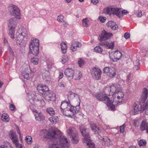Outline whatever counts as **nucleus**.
<instances>
[{"mask_svg":"<svg viewBox=\"0 0 148 148\" xmlns=\"http://www.w3.org/2000/svg\"><path fill=\"white\" fill-rule=\"evenodd\" d=\"M0 148H13L12 147V145L8 142L6 143L5 145H1Z\"/></svg>","mask_w":148,"mask_h":148,"instance_id":"34","label":"nucleus"},{"mask_svg":"<svg viewBox=\"0 0 148 148\" xmlns=\"http://www.w3.org/2000/svg\"><path fill=\"white\" fill-rule=\"evenodd\" d=\"M135 14L138 17H141L142 16V13L141 10H136L135 12Z\"/></svg>","mask_w":148,"mask_h":148,"instance_id":"45","label":"nucleus"},{"mask_svg":"<svg viewBox=\"0 0 148 148\" xmlns=\"http://www.w3.org/2000/svg\"><path fill=\"white\" fill-rule=\"evenodd\" d=\"M85 61L82 59L80 58L79 59V60L78 61V64L80 67H81L82 66H83L85 64Z\"/></svg>","mask_w":148,"mask_h":148,"instance_id":"40","label":"nucleus"},{"mask_svg":"<svg viewBox=\"0 0 148 148\" xmlns=\"http://www.w3.org/2000/svg\"><path fill=\"white\" fill-rule=\"evenodd\" d=\"M16 130L17 131V133L19 134L20 137H21V132H20L19 129L18 127H16Z\"/></svg>","mask_w":148,"mask_h":148,"instance_id":"60","label":"nucleus"},{"mask_svg":"<svg viewBox=\"0 0 148 148\" xmlns=\"http://www.w3.org/2000/svg\"><path fill=\"white\" fill-rule=\"evenodd\" d=\"M36 101H38V102H40V103H41L42 104H43V105H44L45 104V101H44L42 99V100H39V99H37L36 100H35V101L34 102H35Z\"/></svg>","mask_w":148,"mask_h":148,"instance_id":"57","label":"nucleus"},{"mask_svg":"<svg viewBox=\"0 0 148 148\" xmlns=\"http://www.w3.org/2000/svg\"><path fill=\"white\" fill-rule=\"evenodd\" d=\"M110 69V67H105L103 69L104 72L105 73L107 74Z\"/></svg>","mask_w":148,"mask_h":148,"instance_id":"47","label":"nucleus"},{"mask_svg":"<svg viewBox=\"0 0 148 148\" xmlns=\"http://www.w3.org/2000/svg\"><path fill=\"white\" fill-rule=\"evenodd\" d=\"M90 126L92 130L95 132V133H97L99 134L101 133V130L99 127L93 123H90Z\"/></svg>","mask_w":148,"mask_h":148,"instance_id":"18","label":"nucleus"},{"mask_svg":"<svg viewBox=\"0 0 148 148\" xmlns=\"http://www.w3.org/2000/svg\"><path fill=\"white\" fill-rule=\"evenodd\" d=\"M46 112L51 116L55 114L54 110L51 108H48L46 110Z\"/></svg>","mask_w":148,"mask_h":148,"instance_id":"32","label":"nucleus"},{"mask_svg":"<svg viewBox=\"0 0 148 148\" xmlns=\"http://www.w3.org/2000/svg\"><path fill=\"white\" fill-rule=\"evenodd\" d=\"M72 44L77 47H80L82 46V45L81 43L76 41L73 42Z\"/></svg>","mask_w":148,"mask_h":148,"instance_id":"43","label":"nucleus"},{"mask_svg":"<svg viewBox=\"0 0 148 148\" xmlns=\"http://www.w3.org/2000/svg\"><path fill=\"white\" fill-rule=\"evenodd\" d=\"M63 25L64 27H66L68 26V24L67 23V22L64 21H63Z\"/></svg>","mask_w":148,"mask_h":148,"instance_id":"61","label":"nucleus"},{"mask_svg":"<svg viewBox=\"0 0 148 148\" xmlns=\"http://www.w3.org/2000/svg\"><path fill=\"white\" fill-rule=\"evenodd\" d=\"M101 69L98 68H94L91 71V74L93 78L98 80L101 77Z\"/></svg>","mask_w":148,"mask_h":148,"instance_id":"9","label":"nucleus"},{"mask_svg":"<svg viewBox=\"0 0 148 148\" xmlns=\"http://www.w3.org/2000/svg\"><path fill=\"white\" fill-rule=\"evenodd\" d=\"M17 18L15 17H12L8 20V25L10 28L15 29L17 24Z\"/></svg>","mask_w":148,"mask_h":148,"instance_id":"13","label":"nucleus"},{"mask_svg":"<svg viewBox=\"0 0 148 148\" xmlns=\"http://www.w3.org/2000/svg\"><path fill=\"white\" fill-rule=\"evenodd\" d=\"M126 126V125L125 124H123L120 127V131L121 132V133H123L124 132L125 130V127Z\"/></svg>","mask_w":148,"mask_h":148,"instance_id":"48","label":"nucleus"},{"mask_svg":"<svg viewBox=\"0 0 148 148\" xmlns=\"http://www.w3.org/2000/svg\"><path fill=\"white\" fill-rule=\"evenodd\" d=\"M49 121L53 123H56L58 121V118L57 116L50 117L49 118Z\"/></svg>","mask_w":148,"mask_h":148,"instance_id":"33","label":"nucleus"},{"mask_svg":"<svg viewBox=\"0 0 148 148\" xmlns=\"http://www.w3.org/2000/svg\"><path fill=\"white\" fill-rule=\"evenodd\" d=\"M80 108L79 104L75 107H73L66 101H62L60 106L61 110L63 114L71 117L78 113Z\"/></svg>","mask_w":148,"mask_h":148,"instance_id":"2","label":"nucleus"},{"mask_svg":"<svg viewBox=\"0 0 148 148\" xmlns=\"http://www.w3.org/2000/svg\"><path fill=\"white\" fill-rule=\"evenodd\" d=\"M113 8L111 7L105 8L103 11V13L105 14L112 13Z\"/></svg>","mask_w":148,"mask_h":148,"instance_id":"30","label":"nucleus"},{"mask_svg":"<svg viewBox=\"0 0 148 148\" xmlns=\"http://www.w3.org/2000/svg\"><path fill=\"white\" fill-rule=\"evenodd\" d=\"M109 73L107 74L110 77H113L116 75V71L114 68L110 67V69Z\"/></svg>","mask_w":148,"mask_h":148,"instance_id":"25","label":"nucleus"},{"mask_svg":"<svg viewBox=\"0 0 148 148\" xmlns=\"http://www.w3.org/2000/svg\"><path fill=\"white\" fill-rule=\"evenodd\" d=\"M107 26L110 27L113 30H116L118 27L116 23L112 21H109L106 24Z\"/></svg>","mask_w":148,"mask_h":148,"instance_id":"22","label":"nucleus"},{"mask_svg":"<svg viewBox=\"0 0 148 148\" xmlns=\"http://www.w3.org/2000/svg\"><path fill=\"white\" fill-rule=\"evenodd\" d=\"M148 95V90L144 88L142 90V92L140 97L141 102L142 104L139 103L138 104L135 103L134 106V112L137 114L140 111L143 112L148 107V103H143L147 98Z\"/></svg>","mask_w":148,"mask_h":148,"instance_id":"3","label":"nucleus"},{"mask_svg":"<svg viewBox=\"0 0 148 148\" xmlns=\"http://www.w3.org/2000/svg\"><path fill=\"white\" fill-rule=\"evenodd\" d=\"M140 130L143 131H146V132L148 133V123L146 121H142L140 125Z\"/></svg>","mask_w":148,"mask_h":148,"instance_id":"17","label":"nucleus"},{"mask_svg":"<svg viewBox=\"0 0 148 148\" xmlns=\"http://www.w3.org/2000/svg\"><path fill=\"white\" fill-rule=\"evenodd\" d=\"M39 40L37 39L32 38L29 45V47H38L39 46Z\"/></svg>","mask_w":148,"mask_h":148,"instance_id":"23","label":"nucleus"},{"mask_svg":"<svg viewBox=\"0 0 148 148\" xmlns=\"http://www.w3.org/2000/svg\"><path fill=\"white\" fill-rule=\"evenodd\" d=\"M23 75L24 77L27 79H29L30 77L29 73L26 71H24L23 73Z\"/></svg>","mask_w":148,"mask_h":148,"instance_id":"41","label":"nucleus"},{"mask_svg":"<svg viewBox=\"0 0 148 148\" xmlns=\"http://www.w3.org/2000/svg\"><path fill=\"white\" fill-rule=\"evenodd\" d=\"M37 89L38 92L42 94H45L49 90V88L47 86L41 84L37 86Z\"/></svg>","mask_w":148,"mask_h":148,"instance_id":"15","label":"nucleus"},{"mask_svg":"<svg viewBox=\"0 0 148 148\" xmlns=\"http://www.w3.org/2000/svg\"><path fill=\"white\" fill-rule=\"evenodd\" d=\"M9 136L13 143L15 144L16 147L22 148V145L18 144V137L16 136L15 132L12 131H10Z\"/></svg>","mask_w":148,"mask_h":148,"instance_id":"8","label":"nucleus"},{"mask_svg":"<svg viewBox=\"0 0 148 148\" xmlns=\"http://www.w3.org/2000/svg\"><path fill=\"white\" fill-rule=\"evenodd\" d=\"M91 2L94 4H96L99 2L98 0H91Z\"/></svg>","mask_w":148,"mask_h":148,"instance_id":"59","label":"nucleus"},{"mask_svg":"<svg viewBox=\"0 0 148 148\" xmlns=\"http://www.w3.org/2000/svg\"><path fill=\"white\" fill-rule=\"evenodd\" d=\"M4 43L5 45H8V41L6 38H4Z\"/></svg>","mask_w":148,"mask_h":148,"instance_id":"62","label":"nucleus"},{"mask_svg":"<svg viewBox=\"0 0 148 148\" xmlns=\"http://www.w3.org/2000/svg\"><path fill=\"white\" fill-rule=\"evenodd\" d=\"M99 19L101 22L102 23H103L106 21V18L105 17L100 16L99 17Z\"/></svg>","mask_w":148,"mask_h":148,"instance_id":"52","label":"nucleus"},{"mask_svg":"<svg viewBox=\"0 0 148 148\" xmlns=\"http://www.w3.org/2000/svg\"><path fill=\"white\" fill-rule=\"evenodd\" d=\"M28 32L25 28L20 29L18 30L16 34V41L25 43L27 41Z\"/></svg>","mask_w":148,"mask_h":148,"instance_id":"6","label":"nucleus"},{"mask_svg":"<svg viewBox=\"0 0 148 148\" xmlns=\"http://www.w3.org/2000/svg\"><path fill=\"white\" fill-rule=\"evenodd\" d=\"M146 141L145 140H140L138 142V145L140 146H144L146 145Z\"/></svg>","mask_w":148,"mask_h":148,"instance_id":"44","label":"nucleus"},{"mask_svg":"<svg viewBox=\"0 0 148 148\" xmlns=\"http://www.w3.org/2000/svg\"><path fill=\"white\" fill-rule=\"evenodd\" d=\"M112 35V34L108 33L105 30H104L101 34L99 35V39L102 42L109 39Z\"/></svg>","mask_w":148,"mask_h":148,"instance_id":"12","label":"nucleus"},{"mask_svg":"<svg viewBox=\"0 0 148 148\" xmlns=\"http://www.w3.org/2000/svg\"><path fill=\"white\" fill-rule=\"evenodd\" d=\"M116 94H117V98L118 99V100L117 101V103H118L122 102V101L123 100V98L124 96L123 91L121 89H120L118 90V92Z\"/></svg>","mask_w":148,"mask_h":148,"instance_id":"19","label":"nucleus"},{"mask_svg":"<svg viewBox=\"0 0 148 148\" xmlns=\"http://www.w3.org/2000/svg\"><path fill=\"white\" fill-rule=\"evenodd\" d=\"M130 74H129L127 76V82H129V81L130 80Z\"/></svg>","mask_w":148,"mask_h":148,"instance_id":"63","label":"nucleus"},{"mask_svg":"<svg viewBox=\"0 0 148 148\" xmlns=\"http://www.w3.org/2000/svg\"><path fill=\"white\" fill-rule=\"evenodd\" d=\"M49 75V73L48 72L46 73H44L42 75V78L43 80L45 82H48L49 81L50 79Z\"/></svg>","mask_w":148,"mask_h":148,"instance_id":"27","label":"nucleus"},{"mask_svg":"<svg viewBox=\"0 0 148 148\" xmlns=\"http://www.w3.org/2000/svg\"><path fill=\"white\" fill-rule=\"evenodd\" d=\"M68 58L67 57H66V58L62 59L61 60V62L63 64H64L65 63L66 61H68Z\"/></svg>","mask_w":148,"mask_h":148,"instance_id":"55","label":"nucleus"},{"mask_svg":"<svg viewBox=\"0 0 148 148\" xmlns=\"http://www.w3.org/2000/svg\"><path fill=\"white\" fill-rule=\"evenodd\" d=\"M71 49L72 51L74 52L75 51L77 50V47L76 46H74V45H72L71 46Z\"/></svg>","mask_w":148,"mask_h":148,"instance_id":"51","label":"nucleus"},{"mask_svg":"<svg viewBox=\"0 0 148 148\" xmlns=\"http://www.w3.org/2000/svg\"><path fill=\"white\" fill-rule=\"evenodd\" d=\"M64 74L67 77H69L73 76L74 74V71L71 68H67L65 71Z\"/></svg>","mask_w":148,"mask_h":148,"instance_id":"20","label":"nucleus"},{"mask_svg":"<svg viewBox=\"0 0 148 148\" xmlns=\"http://www.w3.org/2000/svg\"><path fill=\"white\" fill-rule=\"evenodd\" d=\"M129 13V12L125 10H123L121 11V14H122V15L123 14L126 15L127 14Z\"/></svg>","mask_w":148,"mask_h":148,"instance_id":"54","label":"nucleus"},{"mask_svg":"<svg viewBox=\"0 0 148 148\" xmlns=\"http://www.w3.org/2000/svg\"><path fill=\"white\" fill-rule=\"evenodd\" d=\"M64 16L62 15H60L58 16L57 20L58 21L62 22L64 18Z\"/></svg>","mask_w":148,"mask_h":148,"instance_id":"46","label":"nucleus"},{"mask_svg":"<svg viewBox=\"0 0 148 148\" xmlns=\"http://www.w3.org/2000/svg\"><path fill=\"white\" fill-rule=\"evenodd\" d=\"M42 133L45 138L50 140H49V148H68L70 146L66 138L62 136L59 130L48 132L47 130H44Z\"/></svg>","mask_w":148,"mask_h":148,"instance_id":"1","label":"nucleus"},{"mask_svg":"<svg viewBox=\"0 0 148 148\" xmlns=\"http://www.w3.org/2000/svg\"><path fill=\"white\" fill-rule=\"evenodd\" d=\"M133 125L135 127H138L139 125V122L138 120H134Z\"/></svg>","mask_w":148,"mask_h":148,"instance_id":"49","label":"nucleus"},{"mask_svg":"<svg viewBox=\"0 0 148 148\" xmlns=\"http://www.w3.org/2000/svg\"><path fill=\"white\" fill-rule=\"evenodd\" d=\"M114 42H111L110 43L107 45L108 48L110 49H113L114 48Z\"/></svg>","mask_w":148,"mask_h":148,"instance_id":"50","label":"nucleus"},{"mask_svg":"<svg viewBox=\"0 0 148 148\" xmlns=\"http://www.w3.org/2000/svg\"><path fill=\"white\" fill-rule=\"evenodd\" d=\"M124 37L126 39H127L130 37V34L128 32H126L124 35Z\"/></svg>","mask_w":148,"mask_h":148,"instance_id":"53","label":"nucleus"},{"mask_svg":"<svg viewBox=\"0 0 148 148\" xmlns=\"http://www.w3.org/2000/svg\"><path fill=\"white\" fill-rule=\"evenodd\" d=\"M32 138L31 136H27L25 138V140L27 144H31L32 143Z\"/></svg>","mask_w":148,"mask_h":148,"instance_id":"39","label":"nucleus"},{"mask_svg":"<svg viewBox=\"0 0 148 148\" xmlns=\"http://www.w3.org/2000/svg\"><path fill=\"white\" fill-rule=\"evenodd\" d=\"M82 136L84 137L83 142L84 145L88 146L87 148H95L94 144L90 139L89 134V130L88 129H81Z\"/></svg>","mask_w":148,"mask_h":148,"instance_id":"5","label":"nucleus"},{"mask_svg":"<svg viewBox=\"0 0 148 148\" xmlns=\"http://www.w3.org/2000/svg\"><path fill=\"white\" fill-rule=\"evenodd\" d=\"M29 47L30 51L32 54L35 56L38 54L39 53V46Z\"/></svg>","mask_w":148,"mask_h":148,"instance_id":"21","label":"nucleus"},{"mask_svg":"<svg viewBox=\"0 0 148 148\" xmlns=\"http://www.w3.org/2000/svg\"><path fill=\"white\" fill-rule=\"evenodd\" d=\"M121 8H113L112 13L113 15H115L119 18H122L123 15L121 14Z\"/></svg>","mask_w":148,"mask_h":148,"instance_id":"16","label":"nucleus"},{"mask_svg":"<svg viewBox=\"0 0 148 148\" xmlns=\"http://www.w3.org/2000/svg\"><path fill=\"white\" fill-rule=\"evenodd\" d=\"M94 50L96 52L99 53H101L103 51L102 49L99 46L96 47L95 48Z\"/></svg>","mask_w":148,"mask_h":148,"instance_id":"42","label":"nucleus"},{"mask_svg":"<svg viewBox=\"0 0 148 148\" xmlns=\"http://www.w3.org/2000/svg\"><path fill=\"white\" fill-rule=\"evenodd\" d=\"M9 32L8 33L9 36L10 37L13 39L15 38L14 34L15 32V29L10 28L9 29Z\"/></svg>","mask_w":148,"mask_h":148,"instance_id":"28","label":"nucleus"},{"mask_svg":"<svg viewBox=\"0 0 148 148\" xmlns=\"http://www.w3.org/2000/svg\"><path fill=\"white\" fill-rule=\"evenodd\" d=\"M10 109L11 111H13L15 109V106L13 104H11L10 106Z\"/></svg>","mask_w":148,"mask_h":148,"instance_id":"56","label":"nucleus"},{"mask_svg":"<svg viewBox=\"0 0 148 148\" xmlns=\"http://www.w3.org/2000/svg\"><path fill=\"white\" fill-rule=\"evenodd\" d=\"M95 96L98 100L104 101L107 106L110 107L112 110L115 107L113 103H114L115 102L114 101L112 102L110 98L106 95V94L102 92H100L96 93Z\"/></svg>","mask_w":148,"mask_h":148,"instance_id":"4","label":"nucleus"},{"mask_svg":"<svg viewBox=\"0 0 148 148\" xmlns=\"http://www.w3.org/2000/svg\"><path fill=\"white\" fill-rule=\"evenodd\" d=\"M8 10L11 15L15 16H19L21 14L20 10L16 6L12 5L8 7Z\"/></svg>","mask_w":148,"mask_h":148,"instance_id":"10","label":"nucleus"},{"mask_svg":"<svg viewBox=\"0 0 148 148\" xmlns=\"http://www.w3.org/2000/svg\"><path fill=\"white\" fill-rule=\"evenodd\" d=\"M122 54L121 53L117 50L114 52L111 53L109 54V56L113 62L119 60L121 57Z\"/></svg>","mask_w":148,"mask_h":148,"instance_id":"11","label":"nucleus"},{"mask_svg":"<svg viewBox=\"0 0 148 148\" xmlns=\"http://www.w3.org/2000/svg\"><path fill=\"white\" fill-rule=\"evenodd\" d=\"M67 132L73 144H77L79 142L78 133L75 128L72 127H69L67 131Z\"/></svg>","mask_w":148,"mask_h":148,"instance_id":"7","label":"nucleus"},{"mask_svg":"<svg viewBox=\"0 0 148 148\" xmlns=\"http://www.w3.org/2000/svg\"><path fill=\"white\" fill-rule=\"evenodd\" d=\"M61 51L62 53L64 54L66 52L67 46L66 43L63 42L61 43Z\"/></svg>","mask_w":148,"mask_h":148,"instance_id":"26","label":"nucleus"},{"mask_svg":"<svg viewBox=\"0 0 148 148\" xmlns=\"http://www.w3.org/2000/svg\"><path fill=\"white\" fill-rule=\"evenodd\" d=\"M82 25L84 26L87 27L88 25V18H86L82 20Z\"/></svg>","mask_w":148,"mask_h":148,"instance_id":"35","label":"nucleus"},{"mask_svg":"<svg viewBox=\"0 0 148 148\" xmlns=\"http://www.w3.org/2000/svg\"><path fill=\"white\" fill-rule=\"evenodd\" d=\"M82 75L80 71H78L73 75L72 78L75 80H79L82 77Z\"/></svg>","mask_w":148,"mask_h":148,"instance_id":"29","label":"nucleus"},{"mask_svg":"<svg viewBox=\"0 0 148 148\" xmlns=\"http://www.w3.org/2000/svg\"><path fill=\"white\" fill-rule=\"evenodd\" d=\"M63 77V74L62 73H60L59 75V79H61Z\"/></svg>","mask_w":148,"mask_h":148,"instance_id":"64","label":"nucleus"},{"mask_svg":"<svg viewBox=\"0 0 148 148\" xmlns=\"http://www.w3.org/2000/svg\"><path fill=\"white\" fill-rule=\"evenodd\" d=\"M58 85L60 87L63 88H64L65 87L64 84L62 82H59Z\"/></svg>","mask_w":148,"mask_h":148,"instance_id":"58","label":"nucleus"},{"mask_svg":"<svg viewBox=\"0 0 148 148\" xmlns=\"http://www.w3.org/2000/svg\"><path fill=\"white\" fill-rule=\"evenodd\" d=\"M29 106L30 109L33 112L36 113L38 111L36 109H37V108L35 105L32 104L30 105Z\"/></svg>","mask_w":148,"mask_h":148,"instance_id":"37","label":"nucleus"},{"mask_svg":"<svg viewBox=\"0 0 148 148\" xmlns=\"http://www.w3.org/2000/svg\"><path fill=\"white\" fill-rule=\"evenodd\" d=\"M47 96L49 98H51L55 96V94L53 93V92L52 91H49L48 90L46 92Z\"/></svg>","mask_w":148,"mask_h":148,"instance_id":"38","label":"nucleus"},{"mask_svg":"<svg viewBox=\"0 0 148 148\" xmlns=\"http://www.w3.org/2000/svg\"><path fill=\"white\" fill-rule=\"evenodd\" d=\"M1 119L2 121L5 122H8L9 120L8 115L5 113L3 114Z\"/></svg>","mask_w":148,"mask_h":148,"instance_id":"31","label":"nucleus"},{"mask_svg":"<svg viewBox=\"0 0 148 148\" xmlns=\"http://www.w3.org/2000/svg\"><path fill=\"white\" fill-rule=\"evenodd\" d=\"M119 86L116 84H113L110 86H106L105 88V90H110V91L116 94L118 92V90L120 89Z\"/></svg>","mask_w":148,"mask_h":148,"instance_id":"14","label":"nucleus"},{"mask_svg":"<svg viewBox=\"0 0 148 148\" xmlns=\"http://www.w3.org/2000/svg\"><path fill=\"white\" fill-rule=\"evenodd\" d=\"M36 113V114H35V119L37 120L40 121L44 119V117L41 113H39L38 112Z\"/></svg>","mask_w":148,"mask_h":148,"instance_id":"24","label":"nucleus"},{"mask_svg":"<svg viewBox=\"0 0 148 148\" xmlns=\"http://www.w3.org/2000/svg\"><path fill=\"white\" fill-rule=\"evenodd\" d=\"M31 62L34 64L37 65L39 62V59L37 58L34 57L31 60Z\"/></svg>","mask_w":148,"mask_h":148,"instance_id":"36","label":"nucleus"}]
</instances>
